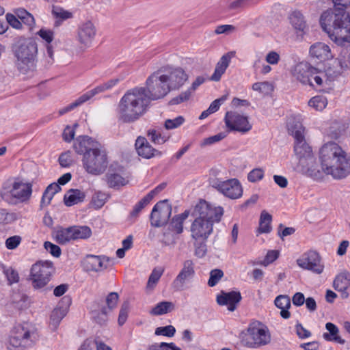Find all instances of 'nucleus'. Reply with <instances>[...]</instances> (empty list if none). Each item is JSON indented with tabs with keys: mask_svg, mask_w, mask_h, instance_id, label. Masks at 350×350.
Instances as JSON below:
<instances>
[{
	"mask_svg": "<svg viewBox=\"0 0 350 350\" xmlns=\"http://www.w3.org/2000/svg\"><path fill=\"white\" fill-rule=\"evenodd\" d=\"M150 101L146 89L135 87L126 92L117 107V118L123 123H133L147 111Z\"/></svg>",
	"mask_w": 350,
	"mask_h": 350,
	"instance_id": "20e7f679",
	"label": "nucleus"
},
{
	"mask_svg": "<svg viewBox=\"0 0 350 350\" xmlns=\"http://www.w3.org/2000/svg\"><path fill=\"white\" fill-rule=\"evenodd\" d=\"M16 204L27 202L32 194V184L16 178Z\"/></svg>",
	"mask_w": 350,
	"mask_h": 350,
	"instance_id": "393cba45",
	"label": "nucleus"
},
{
	"mask_svg": "<svg viewBox=\"0 0 350 350\" xmlns=\"http://www.w3.org/2000/svg\"><path fill=\"white\" fill-rule=\"evenodd\" d=\"M159 69L163 70L170 91L180 88L188 79L187 75L181 68L163 66Z\"/></svg>",
	"mask_w": 350,
	"mask_h": 350,
	"instance_id": "a211bd4d",
	"label": "nucleus"
},
{
	"mask_svg": "<svg viewBox=\"0 0 350 350\" xmlns=\"http://www.w3.org/2000/svg\"><path fill=\"white\" fill-rule=\"evenodd\" d=\"M271 215L265 211H262L259 221L258 231L260 233H268L271 231Z\"/></svg>",
	"mask_w": 350,
	"mask_h": 350,
	"instance_id": "a19ab883",
	"label": "nucleus"
},
{
	"mask_svg": "<svg viewBox=\"0 0 350 350\" xmlns=\"http://www.w3.org/2000/svg\"><path fill=\"white\" fill-rule=\"evenodd\" d=\"M83 165L86 172L90 174H103L108 165V157L105 150L98 146L92 151L85 154L82 159Z\"/></svg>",
	"mask_w": 350,
	"mask_h": 350,
	"instance_id": "6e6552de",
	"label": "nucleus"
},
{
	"mask_svg": "<svg viewBox=\"0 0 350 350\" xmlns=\"http://www.w3.org/2000/svg\"><path fill=\"white\" fill-rule=\"evenodd\" d=\"M252 0H234L229 3L228 8L229 10H243L249 6V3Z\"/></svg>",
	"mask_w": 350,
	"mask_h": 350,
	"instance_id": "6e6d98bb",
	"label": "nucleus"
},
{
	"mask_svg": "<svg viewBox=\"0 0 350 350\" xmlns=\"http://www.w3.org/2000/svg\"><path fill=\"white\" fill-rule=\"evenodd\" d=\"M289 21L297 33H301L303 35L308 31V24L304 14L300 11H293L289 16Z\"/></svg>",
	"mask_w": 350,
	"mask_h": 350,
	"instance_id": "cd10ccee",
	"label": "nucleus"
},
{
	"mask_svg": "<svg viewBox=\"0 0 350 350\" xmlns=\"http://www.w3.org/2000/svg\"><path fill=\"white\" fill-rule=\"evenodd\" d=\"M16 16L22 21V23L27 25L30 28H32L35 26L36 23L34 17L27 10L24 9L18 10L16 12Z\"/></svg>",
	"mask_w": 350,
	"mask_h": 350,
	"instance_id": "c03bdc74",
	"label": "nucleus"
},
{
	"mask_svg": "<svg viewBox=\"0 0 350 350\" xmlns=\"http://www.w3.org/2000/svg\"><path fill=\"white\" fill-rule=\"evenodd\" d=\"M119 299V295L116 292L110 293L106 297V304L107 305V309L110 311L115 308Z\"/></svg>",
	"mask_w": 350,
	"mask_h": 350,
	"instance_id": "bf43d9fd",
	"label": "nucleus"
},
{
	"mask_svg": "<svg viewBox=\"0 0 350 350\" xmlns=\"http://www.w3.org/2000/svg\"><path fill=\"white\" fill-rule=\"evenodd\" d=\"M333 286L335 290L342 293V298H347L349 293L347 290L350 286V273L342 272L338 274L334 280Z\"/></svg>",
	"mask_w": 350,
	"mask_h": 350,
	"instance_id": "c85d7f7f",
	"label": "nucleus"
},
{
	"mask_svg": "<svg viewBox=\"0 0 350 350\" xmlns=\"http://www.w3.org/2000/svg\"><path fill=\"white\" fill-rule=\"evenodd\" d=\"M189 216V211H185L183 213L176 215L173 217L170 224V230L177 234H180L183 231V223Z\"/></svg>",
	"mask_w": 350,
	"mask_h": 350,
	"instance_id": "4c0bfd02",
	"label": "nucleus"
},
{
	"mask_svg": "<svg viewBox=\"0 0 350 350\" xmlns=\"http://www.w3.org/2000/svg\"><path fill=\"white\" fill-rule=\"evenodd\" d=\"M211 185L220 193L230 199H238L243 195L242 186L237 178L226 180L215 178L211 182Z\"/></svg>",
	"mask_w": 350,
	"mask_h": 350,
	"instance_id": "f8f14e48",
	"label": "nucleus"
},
{
	"mask_svg": "<svg viewBox=\"0 0 350 350\" xmlns=\"http://www.w3.org/2000/svg\"><path fill=\"white\" fill-rule=\"evenodd\" d=\"M264 177V171L260 168L252 170L247 175V179L251 183H255L262 180Z\"/></svg>",
	"mask_w": 350,
	"mask_h": 350,
	"instance_id": "052dcab7",
	"label": "nucleus"
},
{
	"mask_svg": "<svg viewBox=\"0 0 350 350\" xmlns=\"http://www.w3.org/2000/svg\"><path fill=\"white\" fill-rule=\"evenodd\" d=\"M325 328L328 331L327 333L323 334V337L325 340L334 341L342 345L345 344V340L338 335L339 329L336 325L328 322L325 324Z\"/></svg>",
	"mask_w": 350,
	"mask_h": 350,
	"instance_id": "72a5a7b5",
	"label": "nucleus"
},
{
	"mask_svg": "<svg viewBox=\"0 0 350 350\" xmlns=\"http://www.w3.org/2000/svg\"><path fill=\"white\" fill-rule=\"evenodd\" d=\"M105 92V90L102 87V85L100 84L95 87L94 88L86 92L83 94L81 95L83 100L85 103L90 99H91L92 97L95 96L97 94L104 93Z\"/></svg>",
	"mask_w": 350,
	"mask_h": 350,
	"instance_id": "13d9d810",
	"label": "nucleus"
},
{
	"mask_svg": "<svg viewBox=\"0 0 350 350\" xmlns=\"http://www.w3.org/2000/svg\"><path fill=\"white\" fill-rule=\"evenodd\" d=\"M107 196L103 192H96L92 198V204L96 208H101L106 202Z\"/></svg>",
	"mask_w": 350,
	"mask_h": 350,
	"instance_id": "de8ad7c7",
	"label": "nucleus"
},
{
	"mask_svg": "<svg viewBox=\"0 0 350 350\" xmlns=\"http://www.w3.org/2000/svg\"><path fill=\"white\" fill-rule=\"evenodd\" d=\"M226 137V133L221 132L217 135L204 139L202 146H208L219 142Z\"/></svg>",
	"mask_w": 350,
	"mask_h": 350,
	"instance_id": "4d7b16f0",
	"label": "nucleus"
},
{
	"mask_svg": "<svg viewBox=\"0 0 350 350\" xmlns=\"http://www.w3.org/2000/svg\"><path fill=\"white\" fill-rule=\"evenodd\" d=\"M195 264L192 260L183 261L182 268L172 283L175 291H183L186 284L191 280L195 275Z\"/></svg>",
	"mask_w": 350,
	"mask_h": 350,
	"instance_id": "f3484780",
	"label": "nucleus"
},
{
	"mask_svg": "<svg viewBox=\"0 0 350 350\" xmlns=\"http://www.w3.org/2000/svg\"><path fill=\"white\" fill-rule=\"evenodd\" d=\"M297 265L316 274H321L324 271V265L320 254L314 250L304 253L296 260Z\"/></svg>",
	"mask_w": 350,
	"mask_h": 350,
	"instance_id": "ddd939ff",
	"label": "nucleus"
},
{
	"mask_svg": "<svg viewBox=\"0 0 350 350\" xmlns=\"http://www.w3.org/2000/svg\"><path fill=\"white\" fill-rule=\"evenodd\" d=\"M224 276V272L222 270L215 269L210 272V278L208 281V285L211 287L215 286L221 278Z\"/></svg>",
	"mask_w": 350,
	"mask_h": 350,
	"instance_id": "603ef678",
	"label": "nucleus"
},
{
	"mask_svg": "<svg viewBox=\"0 0 350 350\" xmlns=\"http://www.w3.org/2000/svg\"><path fill=\"white\" fill-rule=\"evenodd\" d=\"M271 334L266 325L259 321L251 323L241 334V343L248 348L256 349L271 342Z\"/></svg>",
	"mask_w": 350,
	"mask_h": 350,
	"instance_id": "423d86ee",
	"label": "nucleus"
},
{
	"mask_svg": "<svg viewBox=\"0 0 350 350\" xmlns=\"http://www.w3.org/2000/svg\"><path fill=\"white\" fill-rule=\"evenodd\" d=\"M150 200L146 196L139 202H138L134 206L133 211L131 212V217H137L141 211L150 202Z\"/></svg>",
	"mask_w": 350,
	"mask_h": 350,
	"instance_id": "864d4df0",
	"label": "nucleus"
},
{
	"mask_svg": "<svg viewBox=\"0 0 350 350\" xmlns=\"http://www.w3.org/2000/svg\"><path fill=\"white\" fill-rule=\"evenodd\" d=\"M163 70H157L146 79V87L148 100H155L164 98L170 92Z\"/></svg>",
	"mask_w": 350,
	"mask_h": 350,
	"instance_id": "0eeeda50",
	"label": "nucleus"
},
{
	"mask_svg": "<svg viewBox=\"0 0 350 350\" xmlns=\"http://www.w3.org/2000/svg\"><path fill=\"white\" fill-rule=\"evenodd\" d=\"M62 302L65 303L66 306H58L52 311L51 314L50 322L55 328L59 325L62 319L66 315L68 310V306L71 304V299L69 297H64Z\"/></svg>",
	"mask_w": 350,
	"mask_h": 350,
	"instance_id": "bb28decb",
	"label": "nucleus"
},
{
	"mask_svg": "<svg viewBox=\"0 0 350 350\" xmlns=\"http://www.w3.org/2000/svg\"><path fill=\"white\" fill-rule=\"evenodd\" d=\"M223 214L221 206H215L201 200L192 212L195 219L190 228L191 238L196 241H206L213 232L214 224L220 221Z\"/></svg>",
	"mask_w": 350,
	"mask_h": 350,
	"instance_id": "7ed1b4c3",
	"label": "nucleus"
},
{
	"mask_svg": "<svg viewBox=\"0 0 350 350\" xmlns=\"http://www.w3.org/2000/svg\"><path fill=\"white\" fill-rule=\"evenodd\" d=\"M174 304L171 301H161L158 303L150 311L152 315L159 316L174 310Z\"/></svg>",
	"mask_w": 350,
	"mask_h": 350,
	"instance_id": "ea45409f",
	"label": "nucleus"
},
{
	"mask_svg": "<svg viewBox=\"0 0 350 350\" xmlns=\"http://www.w3.org/2000/svg\"><path fill=\"white\" fill-rule=\"evenodd\" d=\"M224 121L226 126L230 130L242 133L249 132L252 128V124L250 122L248 116L236 111L226 112Z\"/></svg>",
	"mask_w": 350,
	"mask_h": 350,
	"instance_id": "4468645a",
	"label": "nucleus"
},
{
	"mask_svg": "<svg viewBox=\"0 0 350 350\" xmlns=\"http://www.w3.org/2000/svg\"><path fill=\"white\" fill-rule=\"evenodd\" d=\"M53 271V264L49 261H39L33 264L30 271V280L34 288H42L50 281Z\"/></svg>",
	"mask_w": 350,
	"mask_h": 350,
	"instance_id": "9d476101",
	"label": "nucleus"
},
{
	"mask_svg": "<svg viewBox=\"0 0 350 350\" xmlns=\"http://www.w3.org/2000/svg\"><path fill=\"white\" fill-rule=\"evenodd\" d=\"M289 131L295 139L294 152L299 159V164L304 165L306 160L313 157L312 149L305 139V128L297 122L291 126Z\"/></svg>",
	"mask_w": 350,
	"mask_h": 350,
	"instance_id": "1a4fd4ad",
	"label": "nucleus"
},
{
	"mask_svg": "<svg viewBox=\"0 0 350 350\" xmlns=\"http://www.w3.org/2000/svg\"><path fill=\"white\" fill-rule=\"evenodd\" d=\"M191 94V90H187L185 92H182L180 95L176 97L173 98L170 101V104L171 105H178L184 101L187 100Z\"/></svg>",
	"mask_w": 350,
	"mask_h": 350,
	"instance_id": "69168bd1",
	"label": "nucleus"
},
{
	"mask_svg": "<svg viewBox=\"0 0 350 350\" xmlns=\"http://www.w3.org/2000/svg\"><path fill=\"white\" fill-rule=\"evenodd\" d=\"M327 105V100L323 96H316L308 101V105L317 111H322Z\"/></svg>",
	"mask_w": 350,
	"mask_h": 350,
	"instance_id": "37998d69",
	"label": "nucleus"
},
{
	"mask_svg": "<svg viewBox=\"0 0 350 350\" xmlns=\"http://www.w3.org/2000/svg\"><path fill=\"white\" fill-rule=\"evenodd\" d=\"M172 213V206L167 200L157 202L150 214V224L155 227H161L169 220Z\"/></svg>",
	"mask_w": 350,
	"mask_h": 350,
	"instance_id": "dca6fc26",
	"label": "nucleus"
},
{
	"mask_svg": "<svg viewBox=\"0 0 350 350\" xmlns=\"http://www.w3.org/2000/svg\"><path fill=\"white\" fill-rule=\"evenodd\" d=\"M85 198V193L77 189H69L64 195V203L68 206H73L76 204L81 202Z\"/></svg>",
	"mask_w": 350,
	"mask_h": 350,
	"instance_id": "2f4dec72",
	"label": "nucleus"
},
{
	"mask_svg": "<svg viewBox=\"0 0 350 350\" xmlns=\"http://www.w3.org/2000/svg\"><path fill=\"white\" fill-rule=\"evenodd\" d=\"M185 122V118L180 116L174 119H167L164 126L167 130L174 129L181 126Z\"/></svg>",
	"mask_w": 350,
	"mask_h": 350,
	"instance_id": "8fccbe9b",
	"label": "nucleus"
},
{
	"mask_svg": "<svg viewBox=\"0 0 350 350\" xmlns=\"http://www.w3.org/2000/svg\"><path fill=\"white\" fill-rule=\"evenodd\" d=\"M37 34L42 38L43 41L46 43V53L48 56L53 60V50L51 43L54 40V32L53 30L46 28L40 29Z\"/></svg>",
	"mask_w": 350,
	"mask_h": 350,
	"instance_id": "f704fd0d",
	"label": "nucleus"
},
{
	"mask_svg": "<svg viewBox=\"0 0 350 350\" xmlns=\"http://www.w3.org/2000/svg\"><path fill=\"white\" fill-rule=\"evenodd\" d=\"M4 273L9 282L10 284L16 283L19 280V275L16 271L12 267H8L4 269Z\"/></svg>",
	"mask_w": 350,
	"mask_h": 350,
	"instance_id": "680f3d73",
	"label": "nucleus"
},
{
	"mask_svg": "<svg viewBox=\"0 0 350 350\" xmlns=\"http://www.w3.org/2000/svg\"><path fill=\"white\" fill-rule=\"evenodd\" d=\"M319 158L321 167L314 157H309L301 167L302 172L314 179H321L324 174L331 175L335 179H341L350 174V156L335 142H329L322 146Z\"/></svg>",
	"mask_w": 350,
	"mask_h": 350,
	"instance_id": "f257e3e1",
	"label": "nucleus"
},
{
	"mask_svg": "<svg viewBox=\"0 0 350 350\" xmlns=\"http://www.w3.org/2000/svg\"><path fill=\"white\" fill-rule=\"evenodd\" d=\"M109 312L106 307H102L100 312L96 310L92 311V317L97 323L103 325L107 320V314Z\"/></svg>",
	"mask_w": 350,
	"mask_h": 350,
	"instance_id": "3c124183",
	"label": "nucleus"
},
{
	"mask_svg": "<svg viewBox=\"0 0 350 350\" xmlns=\"http://www.w3.org/2000/svg\"><path fill=\"white\" fill-rule=\"evenodd\" d=\"M53 236L55 237V241L59 244H66L71 241H73L72 239V227L68 228H57Z\"/></svg>",
	"mask_w": 350,
	"mask_h": 350,
	"instance_id": "e433bc0d",
	"label": "nucleus"
},
{
	"mask_svg": "<svg viewBox=\"0 0 350 350\" xmlns=\"http://www.w3.org/2000/svg\"><path fill=\"white\" fill-rule=\"evenodd\" d=\"M38 44L31 38L20 42L14 51L16 58V66L22 74L33 72L36 68Z\"/></svg>",
	"mask_w": 350,
	"mask_h": 350,
	"instance_id": "39448f33",
	"label": "nucleus"
},
{
	"mask_svg": "<svg viewBox=\"0 0 350 350\" xmlns=\"http://www.w3.org/2000/svg\"><path fill=\"white\" fill-rule=\"evenodd\" d=\"M310 54L321 62L330 59L333 57L329 46L323 42H317L310 48Z\"/></svg>",
	"mask_w": 350,
	"mask_h": 350,
	"instance_id": "a878e982",
	"label": "nucleus"
},
{
	"mask_svg": "<svg viewBox=\"0 0 350 350\" xmlns=\"http://www.w3.org/2000/svg\"><path fill=\"white\" fill-rule=\"evenodd\" d=\"M232 57V53H228L224 54L217 63L214 73L211 77V80L213 81H219L221 76L226 72L228 67L230 59Z\"/></svg>",
	"mask_w": 350,
	"mask_h": 350,
	"instance_id": "c756f323",
	"label": "nucleus"
},
{
	"mask_svg": "<svg viewBox=\"0 0 350 350\" xmlns=\"http://www.w3.org/2000/svg\"><path fill=\"white\" fill-rule=\"evenodd\" d=\"M21 241L20 236H12L8 238L5 241V246L9 250H14L18 247Z\"/></svg>",
	"mask_w": 350,
	"mask_h": 350,
	"instance_id": "338daca9",
	"label": "nucleus"
},
{
	"mask_svg": "<svg viewBox=\"0 0 350 350\" xmlns=\"http://www.w3.org/2000/svg\"><path fill=\"white\" fill-rule=\"evenodd\" d=\"M280 60V54L274 51H269L265 56V61L271 65L278 64Z\"/></svg>",
	"mask_w": 350,
	"mask_h": 350,
	"instance_id": "774afa93",
	"label": "nucleus"
},
{
	"mask_svg": "<svg viewBox=\"0 0 350 350\" xmlns=\"http://www.w3.org/2000/svg\"><path fill=\"white\" fill-rule=\"evenodd\" d=\"M176 329L172 325H167L165 327H159L155 330V334L158 336H165L167 337H172L174 336Z\"/></svg>",
	"mask_w": 350,
	"mask_h": 350,
	"instance_id": "5fc2aeb1",
	"label": "nucleus"
},
{
	"mask_svg": "<svg viewBox=\"0 0 350 350\" xmlns=\"http://www.w3.org/2000/svg\"><path fill=\"white\" fill-rule=\"evenodd\" d=\"M52 14L54 17H55V18H59L62 21H65L72 18V12L65 10L59 6H53Z\"/></svg>",
	"mask_w": 350,
	"mask_h": 350,
	"instance_id": "49530a36",
	"label": "nucleus"
},
{
	"mask_svg": "<svg viewBox=\"0 0 350 350\" xmlns=\"http://www.w3.org/2000/svg\"><path fill=\"white\" fill-rule=\"evenodd\" d=\"M135 148L137 154L145 159H150L161 154L159 151L153 148L148 142L147 139L144 137H138L137 138L135 142Z\"/></svg>",
	"mask_w": 350,
	"mask_h": 350,
	"instance_id": "5701e85b",
	"label": "nucleus"
},
{
	"mask_svg": "<svg viewBox=\"0 0 350 350\" xmlns=\"http://www.w3.org/2000/svg\"><path fill=\"white\" fill-rule=\"evenodd\" d=\"M60 190V186L56 183L50 184L43 193L40 202V206L44 207L48 206L51 203V201L55 194L58 193Z\"/></svg>",
	"mask_w": 350,
	"mask_h": 350,
	"instance_id": "c9c22d12",
	"label": "nucleus"
},
{
	"mask_svg": "<svg viewBox=\"0 0 350 350\" xmlns=\"http://www.w3.org/2000/svg\"><path fill=\"white\" fill-rule=\"evenodd\" d=\"M252 90L260 93L267 94L272 91L273 86L267 81L256 82L252 85Z\"/></svg>",
	"mask_w": 350,
	"mask_h": 350,
	"instance_id": "09e8293b",
	"label": "nucleus"
},
{
	"mask_svg": "<svg viewBox=\"0 0 350 350\" xmlns=\"http://www.w3.org/2000/svg\"><path fill=\"white\" fill-rule=\"evenodd\" d=\"M293 76L304 85L314 87L312 77L316 74V69L307 62H299L296 64L292 71Z\"/></svg>",
	"mask_w": 350,
	"mask_h": 350,
	"instance_id": "6ab92c4d",
	"label": "nucleus"
},
{
	"mask_svg": "<svg viewBox=\"0 0 350 350\" xmlns=\"http://www.w3.org/2000/svg\"><path fill=\"white\" fill-rule=\"evenodd\" d=\"M33 333L27 328L22 326H16L10 337L8 349L10 350H24L33 343Z\"/></svg>",
	"mask_w": 350,
	"mask_h": 350,
	"instance_id": "9b49d317",
	"label": "nucleus"
},
{
	"mask_svg": "<svg viewBox=\"0 0 350 350\" xmlns=\"http://www.w3.org/2000/svg\"><path fill=\"white\" fill-rule=\"evenodd\" d=\"M147 134L149 139L155 144H163L168 139L167 136L161 135L160 131L154 129H149Z\"/></svg>",
	"mask_w": 350,
	"mask_h": 350,
	"instance_id": "a18cd8bd",
	"label": "nucleus"
},
{
	"mask_svg": "<svg viewBox=\"0 0 350 350\" xmlns=\"http://www.w3.org/2000/svg\"><path fill=\"white\" fill-rule=\"evenodd\" d=\"M98 146H100V145L88 136L79 137L76 139L73 145L76 152L83 156Z\"/></svg>",
	"mask_w": 350,
	"mask_h": 350,
	"instance_id": "4be33fe9",
	"label": "nucleus"
},
{
	"mask_svg": "<svg viewBox=\"0 0 350 350\" xmlns=\"http://www.w3.org/2000/svg\"><path fill=\"white\" fill-rule=\"evenodd\" d=\"M16 178L9 179L3 183L1 189V198L9 204L16 205Z\"/></svg>",
	"mask_w": 350,
	"mask_h": 350,
	"instance_id": "b1692460",
	"label": "nucleus"
},
{
	"mask_svg": "<svg viewBox=\"0 0 350 350\" xmlns=\"http://www.w3.org/2000/svg\"><path fill=\"white\" fill-rule=\"evenodd\" d=\"M163 271L164 269L161 267H157L152 270L147 282V289L152 290L155 287L156 284L163 275Z\"/></svg>",
	"mask_w": 350,
	"mask_h": 350,
	"instance_id": "79ce46f5",
	"label": "nucleus"
},
{
	"mask_svg": "<svg viewBox=\"0 0 350 350\" xmlns=\"http://www.w3.org/2000/svg\"><path fill=\"white\" fill-rule=\"evenodd\" d=\"M274 303L275 306L281 310L280 316L284 319H289L291 313L288 309L291 306L290 297L287 295H278L275 298Z\"/></svg>",
	"mask_w": 350,
	"mask_h": 350,
	"instance_id": "473e14b6",
	"label": "nucleus"
},
{
	"mask_svg": "<svg viewBox=\"0 0 350 350\" xmlns=\"http://www.w3.org/2000/svg\"><path fill=\"white\" fill-rule=\"evenodd\" d=\"M110 258L103 256L88 255L83 260L84 268L88 271L99 272L107 268Z\"/></svg>",
	"mask_w": 350,
	"mask_h": 350,
	"instance_id": "aec40b11",
	"label": "nucleus"
},
{
	"mask_svg": "<svg viewBox=\"0 0 350 350\" xmlns=\"http://www.w3.org/2000/svg\"><path fill=\"white\" fill-rule=\"evenodd\" d=\"M96 35V29L92 22L87 21L79 25L76 36L79 49L84 51L91 47Z\"/></svg>",
	"mask_w": 350,
	"mask_h": 350,
	"instance_id": "2eb2a0df",
	"label": "nucleus"
},
{
	"mask_svg": "<svg viewBox=\"0 0 350 350\" xmlns=\"http://www.w3.org/2000/svg\"><path fill=\"white\" fill-rule=\"evenodd\" d=\"M334 8L322 13L320 25L337 45L350 43V0H332Z\"/></svg>",
	"mask_w": 350,
	"mask_h": 350,
	"instance_id": "f03ea898",
	"label": "nucleus"
},
{
	"mask_svg": "<svg viewBox=\"0 0 350 350\" xmlns=\"http://www.w3.org/2000/svg\"><path fill=\"white\" fill-rule=\"evenodd\" d=\"M241 300V295L239 291H231L228 293L221 292L217 297V302L221 306H228L229 311H234L236 305Z\"/></svg>",
	"mask_w": 350,
	"mask_h": 350,
	"instance_id": "412c9836",
	"label": "nucleus"
},
{
	"mask_svg": "<svg viewBox=\"0 0 350 350\" xmlns=\"http://www.w3.org/2000/svg\"><path fill=\"white\" fill-rule=\"evenodd\" d=\"M122 169L119 170L118 172H113L109 170L106 175L107 182L110 187H119L126 185L129 180L126 178L124 177L122 174Z\"/></svg>",
	"mask_w": 350,
	"mask_h": 350,
	"instance_id": "7c9ffc66",
	"label": "nucleus"
},
{
	"mask_svg": "<svg viewBox=\"0 0 350 350\" xmlns=\"http://www.w3.org/2000/svg\"><path fill=\"white\" fill-rule=\"evenodd\" d=\"M44 248L50 252L54 257H59L61 255L60 247L49 241H46L44 244Z\"/></svg>",
	"mask_w": 350,
	"mask_h": 350,
	"instance_id": "0e129e2a",
	"label": "nucleus"
},
{
	"mask_svg": "<svg viewBox=\"0 0 350 350\" xmlns=\"http://www.w3.org/2000/svg\"><path fill=\"white\" fill-rule=\"evenodd\" d=\"M6 21L8 24H9L11 27L16 29H22V23L19 21V18H17L15 15L8 13L5 15Z\"/></svg>",
	"mask_w": 350,
	"mask_h": 350,
	"instance_id": "e2e57ef3",
	"label": "nucleus"
},
{
	"mask_svg": "<svg viewBox=\"0 0 350 350\" xmlns=\"http://www.w3.org/2000/svg\"><path fill=\"white\" fill-rule=\"evenodd\" d=\"M72 227V239H87L92 235V230L87 226H73Z\"/></svg>",
	"mask_w": 350,
	"mask_h": 350,
	"instance_id": "58836bf2",
	"label": "nucleus"
}]
</instances>
